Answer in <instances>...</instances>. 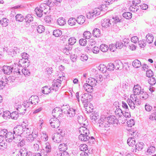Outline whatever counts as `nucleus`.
Returning <instances> with one entry per match:
<instances>
[{"mask_svg":"<svg viewBox=\"0 0 156 156\" xmlns=\"http://www.w3.org/2000/svg\"><path fill=\"white\" fill-rule=\"evenodd\" d=\"M79 139L82 141H88L89 142L93 143L95 141V139L93 136L90 137L88 135L80 134L79 136Z\"/></svg>","mask_w":156,"mask_h":156,"instance_id":"nucleus-5","label":"nucleus"},{"mask_svg":"<svg viewBox=\"0 0 156 156\" xmlns=\"http://www.w3.org/2000/svg\"><path fill=\"white\" fill-rule=\"evenodd\" d=\"M61 82L62 80H59L58 78L54 79L51 87L52 90L55 91H57L58 88L61 86Z\"/></svg>","mask_w":156,"mask_h":156,"instance_id":"nucleus-7","label":"nucleus"},{"mask_svg":"<svg viewBox=\"0 0 156 156\" xmlns=\"http://www.w3.org/2000/svg\"><path fill=\"white\" fill-rule=\"evenodd\" d=\"M127 120L126 117L124 116H121L118 118V123L119 124L124 123Z\"/></svg>","mask_w":156,"mask_h":156,"instance_id":"nucleus-39","label":"nucleus"},{"mask_svg":"<svg viewBox=\"0 0 156 156\" xmlns=\"http://www.w3.org/2000/svg\"><path fill=\"white\" fill-rule=\"evenodd\" d=\"M69 43L67 44L72 46L76 42V40L74 37H71L68 40Z\"/></svg>","mask_w":156,"mask_h":156,"instance_id":"nucleus-53","label":"nucleus"},{"mask_svg":"<svg viewBox=\"0 0 156 156\" xmlns=\"http://www.w3.org/2000/svg\"><path fill=\"white\" fill-rule=\"evenodd\" d=\"M115 69H121L123 67V64L120 60H116L115 62Z\"/></svg>","mask_w":156,"mask_h":156,"instance_id":"nucleus-27","label":"nucleus"},{"mask_svg":"<svg viewBox=\"0 0 156 156\" xmlns=\"http://www.w3.org/2000/svg\"><path fill=\"white\" fill-rule=\"evenodd\" d=\"M138 43L139 46L141 48H144L146 45L144 40L139 41Z\"/></svg>","mask_w":156,"mask_h":156,"instance_id":"nucleus-63","label":"nucleus"},{"mask_svg":"<svg viewBox=\"0 0 156 156\" xmlns=\"http://www.w3.org/2000/svg\"><path fill=\"white\" fill-rule=\"evenodd\" d=\"M58 132L55 133L52 136V139L53 141L57 143H59L62 140L63 137L61 135L62 130L59 129Z\"/></svg>","mask_w":156,"mask_h":156,"instance_id":"nucleus-4","label":"nucleus"},{"mask_svg":"<svg viewBox=\"0 0 156 156\" xmlns=\"http://www.w3.org/2000/svg\"><path fill=\"white\" fill-rule=\"evenodd\" d=\"M148 83L151 85H154L156 83V79L154 77H150L148 80Z\"/></svg>","mask_w":156,"mask_h":156,"instance_id":"nucleus-57","label":"nucleus"},{"mask_svg":"<svg viewBox=\"0 0 156 156\" xmlns=\"http://www.w3.org/2000/svg\"><path fill=\"white\" fill-rule=\"evenodd\" d=\"M24 19L26 23H30L31 22L33 21V18L31 14H28L26 15Z\"/></svg>","mask_w":156,"mask_h":156,"instance_id":"nucleus-38","label":"nucleus"},{"mask_svg":"<svg viewBox=\"0 0 156 156\" xmlns=\"http://www.w3.org/2000/svg\"><path fill=\"white\" fill-rule=\"evenodd\" d=\"M49 121L51 126L52 128H58L60 125V122L56 118H51Z\"/></svg>","mask_w":156,"mask_h":156,"instance_id":"nucleus-8","label":"nucleus"},{"mask_svg":"<svg viewBox=\"0 0 156 156\" xmlns=\"http://www.w3.org/2000/svg\"><path fill=\"white\" fill-rule=\"evenodd\" d=\"M21 136V135H15L14 139L13 140L14 142L16 143H19L22 139Z\"/></svg>","mask_w":156,"mask_h":156,"instance_id":"nucleus-55","label":"nucleus"},{"mask_svg":"<svg viewBox=\"0 0 156 156\" xmlns=\"http://www.w3.org/2000/svg\"><path fill=\"white\" fill-rule=\"evenodd\" d=\"M29 131L28 128H26L21 125H18L15 127L13 129V132L15 135H21L24 137H26V133Z\"/></svg>","mask_w":156,"mask_h":156,"instance_id":"nucleus-1","label":"nucleus"},{"mask_svg":"<svg viewBox=\"0 0 156 156\" xmlns=\"http://www.w3.org/2000/svg\"><path fill=\"white\" fill-rule=\"evenodd\" d=\"M127 143L129 146L133 147L136 144L135 139L133 137L129 138L127 140Z\"/></svg>","mask_w":156,"mask_h":156,"instance_id":"nucleus-34","label":"nucleus"},{"mask_svg":"<svg viewBox=\"0 0 156 156\" xmlns=\"http://www.w3.org/2000/svg\"><path fill=\"white\" fill-rule=\"evenodd\" d=\"M83 89L87 92H91L93 91V87L87 83L83 85Z\"/></svg>","mask_w":156,"mask_h":156,"instance_id":"nucleus-29","label":"nucleus"},{"mask_svg":"<svg viewBox=\"0 0 156 156\" xmlns=\"http://www.w3.org/2000/svg\"><path fill=\"white\" fill-rule=\"evenodd\" d=\"M12 69L13 67L11 66H3V71L5 74H10L12 72Z\"/></svg>","mask_w":156,"mask_h":156,"instance_id":"nucleus-19","label":"nucleus"},{"mask_svg":"<svg viewBox=\"0 0 156 156\" xmlns=\"http://www.w3.org/2000/svg\"><path fill=\"white\" fill-rule=\"evenodd\" d=\"M122 16L125 18L127 19H131L132 17V14L130 12H126L122 14Z\"/></svg>","mask_w":156,"mask_h":156,"instance_id":"nucleus-50","label":"nucleus"},{"mask_svg":"<svg viewBox=\"0 0 156 156\" xmlns=\"http://www.w3.org/2000/svg\"><path fill=\"white\" fill-rule=\"evenodd\" d=\"M146 41L149 44H151L153 41L154 37L152 34H148L146 37Z\"/></svg>","mask_w":156,"mask_h":156,"instance_id":"nucleus-32","label":"nucleus"},{"mask_svg":"<svg viewBox=\"0 0 156 156\" xmlns=\"http://www.w3.org/2000/svg\"><path fill=\"white\" fill-rule=\"evenodd\" d=\"M62 34V32L59 30H56L54 31L53 34L56 37H58L61 36Z\"/></svg>","mask_w":156,"mask_h":156,"instance_id":"nucleus-52","label":"nucleus"},{"mask_svg":"<svg viewBox=\"0 0 156 156\" xmlns=\"http://www.w3.org/2000/svg\"><path fill=\"white\" fill-rule=\"evenodd\" d=\"M63 111V113L66 114L68 117L71 118L75 115V110L73 108H64Z\"/></svg>","mask_w":156,"mask_h":156,"instance_id":"nucleus-6","label":"nucleus"},{"mask_svg":"<svg viewBox=\"0 0 156 156\" xmlns=\"http://www.w3.org/2000/svg\"><path fill=\"white\" fill-rule=\"evenodd\" d=\"M8 82V80L6 78H5V81L1 80L0 81V89H2Z\"/></svg>","mask_w":156,"mask_h":156,"instance_id":"nucleus-49","label":"nucleus"},{"mask_svg":"<svg viewBox=\"0 0 156 156\" xmlns=\"http://www.w3.org/2000/svg\"><path fill=\"white\" fill-rule=\"evenodd\" d=\"M101 12V9L98 8H95L91 12L87 13L86 16L88 19H89L95 18L100 14Z\"/></svg>","mask_w":156,"mask_h":156,"instance_id":"nucleus-3","label":"nucleus"},{"mask_svg":"<svg viewBox=\"0 0 156 156\" xmlns=\"http://www.w3.org/2000/svg\"><path fill=\"white\" fill-rule=\"evenodd\" d=\"M76 22V20L74 18H70L68 21L69 24L71 26L75 25Z\"/></svg>","mask_w":156,"mask_h":156,"instance_id":"nucleus-48","label":"nucleus"},{"mask_svg":"<svg viewBox=\"0 0 156 156\" xmlns=\"http://www.w3.org/2000/svg\"><path fill=\"white\" fill-rule=\"evenodd\" d=\"M79 43L80 45L85 46L87 44V41L85 39H81L79 40Z\"/></svg>","mask_w":156,"mask_h":156,"instance_id":"nucleus-59","label":"nucleus"},{"mask_svg":"<svg viewBox=\"0 0 156 156\" xmlns=\"http://www.w3.org/2000/svg\"><path fill=\"white\" fill-rule=\"evenodd\" d=\"M48 7V5L46 4L43 3L40 5V8H36L35 11L37 16L39 17H41L43 15V12L45 14V10H46L47 7Z\"/></svg>","mask_w":156,"mask_h":156,"instance_id":"nucleus-2","label":"nucleus"},{"mask_svg":"<svg viewBox=\"0 0 156 156\" xmlns=\"http://www.w3.org/2000/svg\"><path fill=\"white\" fill-rule=\"evenodd\" d=\"M128 109V108H126L125 113H123L122 115V116H125L126 119L127 118H129L131 116L130 113L128 112L129 110Z\"/></svg>","mask_w":156,"mask_h":156,"instance_id":"nucleus-58","label":"nucleus"},{"mask_svg":"<svg viewBox=\"0 0 156 156\" xmlns=\"http://www.w3.org/2000/svg\"><path fill=\"white\" fill-rule=\"evenodd\" d=\"M9 20L6 18H4L0 20V23L3 27H6L8 25Z\"/></svg>","mask_w":156,"mask_h":156,"instance_id":"nucleus-41","label":"nucleus"},{"mask_svg":"<svg viewBox=\"0 0 156 156\" xmlns=\"http://www.w3.org/2000/svg\"><path fill=\"white\" fill-rule=\"evenodd\" d=\"M23 148L20 150V153L21 156H27V151L26 150H23Z\"/></svg>","mask_w":156,"mask_h":156,"instance_id":"nucleus-64","label":"nucleus"},{"mask_svg":"<svg viewBox=\"0 0 156 156\" xmlns=\"http://www.w3.org/2000/svg\"><path fill=\"white\" fill-rule=\"evenodd\" d=\"M107 119L109 124H112L113 126L116 127L118 125V119L114 115H111L108 117Z\"/></svg>","mask_w":156,"mask_h":156,"instance_id":"nucleus-10","label":"nucleus"},{"mask_svg":"<svg viewBox=\"0 0 156 156\" xmlns=\"http://www.w3.org/2000/svg\"><path fill=\"white\" fill-rule=\"evenodd\" d=\"M37 30L38 33H41L44 31L45 30L44 27L42 25H40L37 27Z\"/></svg>","mask_w":156,"mask_h":156,"instance_id":"nucleus-56","label":"nucleus"},{"mask_svg":"<svg viewBox=\"0 0 156 156\" xmlns=\"http://www.w3.org/2000/svg\"><path fill=\"white\" fill-rule=\"evenodd\" d=\"M21 74H23L24 76H29L30 74L29 70L25 68L21 70Z\"/></svg>","mask_w":156,"mask_h":156,"instance_id":"nucleus-51","label":"nucleus"},{"mask_svg":"<svg viewBox=\"0 0 156 156\" xmlns=\"http://www.w3.org/2000/svg\"><path fill=\"white\" fill-rule=\"evenodd\" d=\"M72 46L69 45V44H66L63 46L62 50L64 53L67 55H69L72 53Z\"/></svg>","mask_w":156,"mask_h":156,"instance_id":"nucleus-12","label":"nucleus"},{"mask_svg":"<svg viewBox=\"0 0 156 156\" xmlns=\"http://www.w3.org/2000/svg\"><path fill=\"white\" fill-rule=\"evenodd\" d=\"M109 48L111 51L114 52L117 48V47H116L115 44H111L110 45Z\"/></svg>","mask_w":156,"mask_h":156,"instance_id":"nucleus-60","label":"nucleus"},{"mask_svg":"<svg viewBox=\"0 0 156 156\" xmlns=\"http://www.w3.org/2000/svg\"><path fill=\"white\" fill-rule=\"evenodd\" d=\"M15 137V135L14 133L12 132H8L6 133V140L7 142H10L13 140Z\"/></svg>","mask_w":156,"mask_h":156,"instance_id":"nucleus-21","label":"nucleus"},{"mask_svg":"<svg viewBox=\"0 0 156 156\" xmlns=\"http://www.w3.org/2000/svg\"><path fill=\"white\" fill-rule=\"evenodd\" d=\"M29 101L30 103V104L33 105L37 104L39 101V99L37 95L32 96L29 99Z\"/></svg>","mask_w":156,"mask_h":156,"instance_id":"nucleus-16","label":"nucleus"},{"mask_svg":"<svg viewBox=\"0 0 156 156\" xmlns=\"http://www.w3.org/2000/svg\"><path fill=\"white\" fill-rule=\"evenodd\" d=\"M16 20L19 22H22L23 21L24 18L23 16L21 14H18L15 16Z\"/></svg>","mask_w":156,"mask_h":156,"instance_id":"nucleus-45","label":"nucleus"},{"mask_svg":"<svg viewBox=\"0 0 156 156\" xmlns=\"http://www.w3.org/2000/svg\"><path fill=\"white\" fill-rule=\"evenodd\" d=\"M51 151V147L49 143L47 142L46 143L44 152H42V156H48L47 153L50 152Z\"/></svg>","mask_w":156,"mask_h":156,"instance_id":"nucleus-17","label":"nucleus"},{"mask_svg":"<svg viewBox=\"0 0 156 156\" xmlns=\"http://www.w3.org/2000/svg\"><path fill=\"white\" fill-rule=\"evenodd\" d=\"M58 24L60 26L64 25L66 24V21L63 18H60L57 20Z\"/></svg>","mask_w":156,"mask_h":156,"instance_id":"nucleus-47","label":"nucleus"},{"mask_svg":"<svg viewBox=\"0 0 156 156\" xmlns=\"http://www.w3.org/2000/svg\"><path fill=\"white\" fill-rule=\"evenodd\" d=\"M51 89V87L46 86L42 88L41 92L44 94H47L50 93Z\"/></svg>","mask_w":156,"mask_h":156,"instance_id":"nucleus-28","label":"nucleus"},{"mask_svg":"<svg viewBox=\"0 0 156 156\" xmlns=\"http://www.w3.org/2000/svg\"><path fill=\"white\" fill-rule=\"evenodd\" d=\"M114 24L113 19H105L102 22V26L103 27L105 28H107L110 26H114Z\"/></svg>","mask_w":156,"mask_h":156,"instance_id":"nucleus-11","label":"nucleus"},{"mask_svg":"<svg viewBox=\"0 0 156 156\" xmlns=\"http://www.w3.org/2000/svg\"><path fill=\"white\" fill-rule=\"evenodd\" d=\"M115 113L117 116H119V117L122 116L123 114V112L120 108H116L115 110Z\"/></svg>","mask_w":156,"mask_h":156,"instance_id":"nucleus-44","label":"nucleus"},{"mask_svg":"<svg viewBox=\"0 0 156 156\" xmlns=\"http://www.w3.org/2000/svg\"><path fill=\"white\" fill-rule=\"evenodd\" d=\"M107 69L109 71H113L114 69H115V64L112 63H110L108 64L107 66Z\"/></svg>","mask_w":156,"mask_h":156,"instance_id":"nucleus-54","label":"nucleus"},{"mask_svg":"<svg viewBox=\"0 0 156 156\" xmlns=\"http://www.w3.org/2000/svg\"><path fill=\"white\" fill-rule=\"evenodd\" d=\"M92 96L89 93H85L82 95L81 98V100L83 103L90 101L92 99Z\"/></svg>","mask_w":156,"mask_h":156,"instance_id":"nucleus-13","label":"nucleus"},{"mask_svg":"<svg viewBox=\"0 0 156 156\" xmlns=\"http://www.w3.org/2000/svg\"><path fill=\"white\" fill-rule=\"evenodd\" d=\"M92 34L93 36L96 37H99L101 36V32L99 29L95 28L93 31Z\"/></svg>","mask_w":156,"mask_h":156,"instance_id":"nucleus-35","label":"nucleus"},{"mask_svg":"<svg viewBox=\"0 0 156 156\" xmlns=\"http://www.w3.org/2000/svg\"><path fill=\"white\" fill-rule=\"evenodd\" d=\"M22 108H16V110L18 112H12L10 114V117L12 118V119H17L18 118V114H23V113H25V111H26V109H24L23 110V112H21V110H23L22 109Z\"/></svg>","mask_w":156,"mask_h":156,"instance_id":"nucleus-9","label":"nucleus"},{"mask_svg":"<svg viewBox=\"0 0 156 156\" xmlns=\"http://www.w3.org/2000/svg\"><path fill=\"white\" fill-rule=\"evenodd\" d=\"M91 36V34L89 31H85L83 34V36L85 39H90Z\"/></svg>","mask_w":156,"mask_h":156,"instance_id":"nucleus-46","label":"nucleus"},{"mask_svg":"<svg viewBox=\"0 0 156 156\" xmlns=\"http://www.w3.org/2000/svg\"><path fill=\"white\" fill-rule=\"evenodd\" d=\"M19 64L21 66L26 68L29 65V61L26 60L25 59L22 58L20 59L19 62Z\"/></svg>","mask_w":156,"mask_h":156,"instance_id":"nucleus-22","label":"nucleus"},{"mask_svg":"<svg viewBox=\"0 0 156 156\" xmlns=\"http://www.w3.org/2000/svg\"><path fill=\"white\" fill-rule=\"evenodd\" d=\"M100 49L102 51L106 52L108 50V47L106 44H102L100 45Z\"/></svg>","mask_w":156,"mask_h":156,"instance_id":"nucleus-42","label":"nucleus"},{"mask_svg":"<svg viewBox=\"0 0 156 156\" xmlns=\"http://www.w3.org/2000/svg\"><path fill=\"white\" fill-rule=\"evenodd\" d=\"M144 144V143L142 142H138L136 144V149L138 151H141L143 147Z\"/></svg>","mask_w":156,"mask_h":156,"instance_id":"nucleus-43","label":"nucleus"},{"mask_svg":"<svg viewBox=\"0 0 156 156\" xmlns=\"http://www.w3.org/2000/svg\"><path fill=\"white\" fill-rule=\"evenodd\" d=\"M77 120L80 124H83L84 126H86L88 124L87 121L85 117H83L81 115H78L77 116Z\"/></svg>","mask_w":156,"mask_h":156,"instance_id":"nucleus-18","label":"nucleus"},{"mask_svg":"<svg viewBox=\"0 0 156 156\" xmlns=\"http://www.w3.org/2000/svg\"><path fill=\"white\" fill-rule=\"evenodd\" d=\"M30 105V102H28L27 101H24L23 104L21 105H22V107H29L31 106Z\"/></svg>","mask_w":156,"mask_h":156,"instance_id":"nucleus-61","label":"nucleus"},{"mask_svg":"<svg viewBox=\"0 0 156 156\" xmlns=\"http://www.w3.org/2000/svg\"><path fill=\"white\" fill-rule=\"evenodd\" d=\"M139 95H140V98L144 100H146L149 96L148 94L146 92L144 91L143 89H142V90L141 91V93Z\"/></svg>","mask_w":156,"mask_h":156,"instance_id":"nucleus-30","label":"nucleus"},{"mask_svg":"<svg viewBox=\"0 0 156 156\" xmlns=\"http://www.w3.org/2000/svg\"><path fill=\"white\" fill-rule=\"evenodd\" d=\"M86 82L93 87L96 85L98 82L95 78L90 77L86 80Z\"/></svg>","mask_w":156,"mask_h":156,"instance_id":"nucleus-23","label":"nucleus"},{"mask_svg":"<svg viewBox=\"0 0 156 156\" xmlns=\"http://www.w3.org/2000/svg\"><path fill=\"white\" fill-rule=\"evenodd\" d=\"M41 143V141L39 138H37L35 140V142L33 143V147L35 151H38L39 148V145Z\"/></svg>","mask_w":156,"mask_h":156,"instance_id":"nucleus-26","label":"nucleus"},{"mask_svg":"<svg viewBox=\"0 0 156 156\" xmlns=\"http://www.w3.org/2000/svg\"><path fill=\"white\" fill-rule=\"evenodd\" d=\"M63 109L60 108H55L52 112V115L53 117L61 116L60 115L63 112Z\"/></svg>","mask_w":156,"mask_h":156,"instance_id":"nucleus-15","label":"nucleus"},{"mask_svg":"<svg viewBox=\"0 0 156 156\" xmlns=\"http://www.w3.org/2000/svg\"><path fill=\"white\" fill-rule=\"evenodd\" d=\"M142 90L141 87L138 84L134 85L133 87V92L135 94L139 95Z\"/></svg>","mask_w":156,"mask_h":156,"instance_id":"nucleus-24","label":"nucleus"},{"mask_svg":"<svg viewBox=\"0 0 156 156\" xmlns=\"http://www.w3.org/2000/svg\"><path fill=\"white\" fill-rule=\"evenodd\" d=\"M133 66L136 68H138L141 66L140 62L138 59H136L133 61L132 62Z\"/></svg>","mask_w":156,"mask_h":156,"instance_id":"nucleus-36","label":"nucleus"},{"mask_svg":"<svg viewBox=\"0 0 156 156\" xmlns=\"http://www.w3.org/2000/svg\"><path fill=\"white\" fill-rule=\"evenodd\" d=\"M79 132L80 134H82L83 135L84 134L89 135L90 133L89 129L85 126L80 127L79 129Z\"/></svg>","mask_w":156,"mask_h":156,"instance_id":"nucleus-25","label":"nucleus"},{"mask_svg":"<svg viewBox=\"0 0 156 156\" xmlns=\"http://www.w3.org/2000/svg\"><path fill=\"white\" fill-rule=\"evenodd\" d=\"M155 151V148L154 146L151 144L148 145V148L145 153L147 155H151L154 154Z\"/></svg>","mask_w":156,"mask_h":156,"instance_id":"nucleus-20","label":"nucleus"},{"mask_svg":"<svg viewBox=\"0 0 156 156\" xmlns=\"http://www.w3.org/2000/svg\"><path fill=\"white\" fill-rule=\"evenodd\" d=\"M30 131L27 132V133H26L27 141L30 142H34L35 140L36 139L37 135H32L29 132Z\"/></svg>","mask_w":156,"mask_h":156,"instance_id":"nucleus-14","label":"nucleus"},{"mask_svg":"<svg viewBox=\"0 0 156 156\" xmlns=\"http://www.w3.org/2000/svg\"><path fill=\"white\" fill-rule=\"evenodd\" d=\"M76 22L80 24H82L84 23L85 21V17L82 16L80 15L77 17L76 19Z\"/></svg>","mask_w":156,"mask_h":156,"instance_id":"nucleus-31","label":"nucleus"},{"mask_svg":"<svg viewBox=\"0 0 156 156\" xmlns=\"http://www.w3.org/2000/svg\"><path fill=\"white\" fill-rule=\"evenodd\" d=\"M131 41L132 42L136 44L139 41V39L137 36H133L131 38Z\"/></svg>","mask_w":156,"mask_h":156,"instance_id":"nucleus-62","label":"nucleus"},{"mask_svg":"<svg viewBox=\"0 0 156 156\" xmlns=\"http://www.w3.org/2000/svg\"><path fill=\"white\" fill-rule=\"evenodd\" d=\"M79 149L81 151L83 152H88V147L86 144H81L79 146Z\"/></svg>","mask_w":156,"mask_h":156,"instance_id":"nucleus-40","label":"nucleus"},{"mask_svg":"<svg viewBox=\"0 0 156 156\" xmlns=\"http://www.w3.org/2000/svg\"><path fill=\"white\" fill-rule=\"evenodd\" d=\"M98 69L103 73H105L107 70V67L104 64H101L98 67Z\"/></svg>","mask_w":156,"mask_h":156,"instance_id":"nucleus-37","label":"nucleus"},{"mask_svg":"<svg viewBox=\"0 0 156 156\" xmlns=\"http://www.w3.org/2000/svg\"><path fill=\"white\" fill-rule=\"evenodd\" d=\"M68 146L65 144L62 143L60 144L58 146V149L61 151H66L67 149Z\"/></svg>","mask_w":156,"mask_h":156,"instance_id":"nucleus-33","label":"nucleus"}]
</instances>
